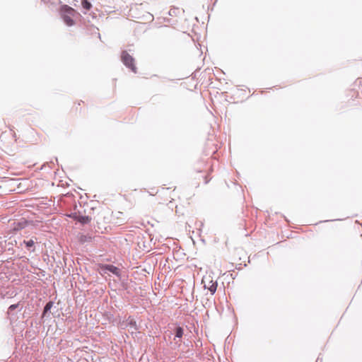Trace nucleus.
Returning <instances> with one entry per match:
<instances>
[{
    "label": "nucleus",
    "mask_w": 362,
    "mask_h": 362,
    "mask_svg": "<svg viewBox=\"0 0 362 362\" xmlns=\"http://www.w3.org/2000/svg\"><path fill=\"white\" fill-rule=\"evenodd\" d=\"M78 220L82 223H88L90 221V218L88 216H80Z\"/></svg>",
    "instance_id": "1a4fd4ad"
},
{
    "label": "nucleus",
    "mask_w": 362,
    "mask_h": 362,
    "mask_svg": "<svg viewBox=\"0 0 362 362\" xmlns=\"http://www.w3.org/2000/svg\"><path fill=\"white\" fill-rule=\"evenodd\" d=\"M99 270L101 274L106 273L107 272H110L117 276L119 275V269L117 267L110 264L100 265Z\"/></svg>",
    "instance_id": "39448f33"
},
{
    "label": "nucleus",
    "mask_w": 362,
    "mask_h": 362,
    "mask_svg": "<svg viewBox=\"0 0 362 362\" xmlns=\"http://www.w3.org/2000/svg\"><path fill=\"white\" fill-rule=\"evenodd\" d=\"M78 105L80 106L81 105V102H78Z\"/></svg>",
    "instance_id": "ddd939ff"
},
{
    "label": "nucleus",
    "mask_w": 362,
    "mask_h": 362,
    "mask_svg": "<svg viewBox=\"0 0 362 362\" xmlns=\"http://www.w3.org/2000/svg\"><path fill=\"white\" fill-rule=\"evenodd\" d=\"M52 305H53V303L51 301L48 302L46 304V305L44 308V311H43V314H42L43 316L45 315L46 313L52 308Z\"/></svg>",
    "instance_id": "6e6552de"
},
{
    "label": "nucleus",
    "mask_w": 362,
    "mask_h": 362,
    "mask_svg": "<svg viewBox=\"0 0 362 362\" xmlns=\"http://www.w3.org/2000/svg\"><path fill=\"white\" fill-rule=\"evenodd\" d=\"M129 11L132 17L143 23L151 22L153 20V16L147 11L146 6L143 4L133 5Z\"/></svg>",
    "instance_id": "f257e3e1"
},
{
    "label": "nucleus",
    "mask_w": 362,
    "mask_h": 362,
    "mask_svg": "<svg viewBox=\"0 0 362 362\" xmlns=\"http://www.w3.org/2000/svg\"><path fill=\"white\" fill-rule=\"evenodd\" d=\"M173 199L172 197H170V200H168V201H169V202H171V201H172Z\"/></svg>",
    "instance_id": "f8f14e48"
},
{
    "label": "nucleus",
    "mask_w": 362,
    "mask_h": 362,
    "mask_svg": "<svg viewBox=\"0 0 362 362\" xmlns=\"http://www.w3.org/2000/svg\"><path fill=\"white\" fill-rule=\"evenodd\" d=\"M202 284H204V287L214 294L217 288L216 281H214L212 278L210 276H204L202 279Z\"/></svg>",
    "instance_id": "20e7f679"
},
{
    "label": "nucleus",
    "mask_w": 362,
    "mask_h": 362,
    "mask_svg": "<svg viewBox=\"0 0 362 362\" xmlns=\"http://www.w3.org/2000/svg\"><path fill=\"white\" fill-rule=\"evenodd\" d=\"M184 332L183 329L181 327H177L175 329V337L177 338H182L183 336Z\"/></svg>",
    "instance_id": "0eeeda50"
},
{
    "label": "nucleus",
    "mask_w": 362,
    "mask_h": 362,
    "mask_svg": "<svg viewBox=\"0 0 362 362\" xmlns=\"http://www.w3.org/2000/svg\"><path fill=\"white\" fill-rule=\"evenodd\" d=\"M75 10L67 5H64L61 7L62 17L66 25L72 26L74 25L73 18L75 16Z\"/></svg>",
    "instance_id": "f03ea898"
},
{
    "label": "nucleus",
    "mask_w": 362,
    "mask_h": 362,
    "mask_svg": "<svg viewBox=\"0 0 362 362\" xmlns=\"http://www.w3.org/2000/svg\"><path fill=\"white\" fill-rule=\"evenodd\" d=\"M81 5L82 7L87 11L90 10L92 7L91 4L87 0H83L81 2Z\"/></svg>",
    "instance_id": "423d86ee"
},
{
    "label": "nucleus",
    "mask_w": 362,
    "mask_h": 362,
    "mask_svg": "<svg viewBox=\"0 0 362 362\" xmlns=\"http://www.w3.org/2000/svg\"><path fill=\"white\" fill-rule=\"evenodd\" d=\"M121 60L127 67L130 69L134 73H136L137 69L134 64V59L127 51L122 52Z\"/></svg>",
    "instance_id": "7ed1b4c3"
},
{
    "label": "nucleus",
    "mask_w": 362,
    "mask_h": 362,
    "mask_svg": "<svg viewBox=\"0 0 362 362\" xmlns=\"http://www.w3.org/2000/svg\"><path fill=\"white\" fill-rule=\"evenodd\" d=\"M23 243L25 244L27 247H31L35 245V242L33 240H30L28 241L24 240Z\"/></svg>",
    "instance_id": "9d476101"
},
{
    "label": "nucleus",
    "mask_w": 362,
    "mask_h": 362,
    "mask_svg": "<svg viewBox=\"0 0 362 362\" xmlns=\"http://www.w3.org/2000/svg\"><path fill=\"white\" fill-rule=\"evenodd\" d=\"M17 307H18V304H13V305H10V307H9V308H8V309H9L10 310H15Z\"/></svg>",
    "instance_id": "9b49d317"
}]
</instances>
